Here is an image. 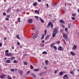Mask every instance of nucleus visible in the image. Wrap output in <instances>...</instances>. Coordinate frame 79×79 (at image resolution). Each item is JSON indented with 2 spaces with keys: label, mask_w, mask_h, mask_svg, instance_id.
Returning a JSON list of instances; mask_svg holds the SVG:
<instances>
[{
  "label": "nucleus",
  "mask_w": 79,
  "mask_h": 79,
  "mask_svg": "<svg viewBox=\"0 0 79 79\" xmlns=\"http://www.w3.org/2000/svg\"><path fill=\"white\" fill-rule=\"evenodd\" d=\"M50 25H51V26H50L51 28H53V25L52 24V22H49L48 23V24L47 26V27H48H48H49L50 26Z\"/></svg>",
  "instance_id": "1"
},
{
  "label": "nucleus",
  "mask_w": 79,
  "mask_h": 79,
  "mask_svg": "<svg viewBox=\"0 0 79 79\" xmlns=\"http://www.w3.org/2000/svg\"><path fill=\"white\" fill-rule=\"evenodd\" d=\"M63 37L65 39V40H66V41H68L69 38L68 37L67 35L64 33H63Z\"/></svg>",
  "instance_id": "2"
},
{
  "label": "nucleus",
  "mask_w": 79,
  "mask_h": 79,
  "mask_svg": "<svg viewBox=\"0 0 79 79\" xmlns=\"http://www.w3.org/2000/svg\"><path fill=\"white\" fill-rule=\"evenodd\" d=\"M18 71V69H11L10 71L11 72H16Z\"/></svg>",
  "instance_id": "3"
},
{
  "label": "nucleus",
  "mask_w": 79,
  "mask_h": 79,
  "mask_svg": "<svg viewBox=\"0 0 79 79\" xmlns=\"http://www.w3.org/2000/svg\"><path fill=\"white\" fill-rule=\"evenodd\" d=\"M6 56L8 57H11L12 56H13V55L10 53H8L7 54H6Z\"/></svg>",
  "instance_id": "4"
},
{
  "label": "nucleus",
  "mask_w": 79,
  "mask_h": 79,
  "mask_svg": "<svg viewBox=\"0 0 79 79\" xmlns=\"http://www.w3.org/2000/svg\"><path fill=\"white\" fill-rule=\"evenodd\" d=\"M63 78L64 79H69V77H68V76L66 74H65L63 76Z\"/></svg>",
  "instance_id": "5"
},
{
  "label": "nucleus",
  "mask_w": 79,
  "mask_h": 79,
  "mask_svg": "<svg viewBox=\"0 0 79 79\" xmlns=\"http://www.w3.org/2000/svg\"><path fill=\"white\" fill-rule=\"evenodd\" d=\"M57 31L56 28H55L53 31L52 33L57 34Z\"/></svg>",
  "instance_id": "6"
},
{
  "label": "nucleus",
  "mask_w": 79,
  "mask_h": 79,
  "mask_svg": "<svg viewBox=\"0 0 79 79\" xmlns=\"http://www.w3.org/2000/svg\"><path fill=\"white\" fill-rule=\"evenodd\" d=\"M15 59V56H12L10 58H9V60L11 61H13Z\"/></svg>",
  "instance_id": "7"
},
{
  "label": "nucleus",
  "mask_w": 79,
  "mask_h": 79,
  "mask_svg": "<svg viewBox=\"0 0 79 79\" xmlns=\"http://www.w3.org/2000/svg\"><path fill=\"white\" fill-rule=\"evenodd\" d=\"M77 48V46L76 45H74L73 46V50H76Z\"/></svg>",
  "instance_id": "8"
},
{
  "label": "nucleus",
  "mask_w": 79,
  "mask_h": 79,
  "mask_svg": "<svg viewBox=\"0 0 79 79\" xmlns=\"http://www.w3.org/2000/svg\"><path fill=\"white\" fill-rule=\"evenodd\" d=\"M6 77V75L2 74L0 76V78L2 79H3V77Z\"/></svg>",
  "instance_id": "9"
},
{
  "label": "nucleus",
  "mask_w": 79,
  "mask_h": 79,
  "mask_svg": "<svg viewBox=\"0 0 79 79\" xmlns=\"http://www.w3.org/2000/svg\"><path fill=\"white\" fill-rule=\"evenodd\" d=\"M63 49V48L61 46L59 47L58 48V50L59 51H61Z\"/></svg>",
  "instance_id": "10"
},
{
  "label": "nucleus",
  "mask_w": 79,
  "mask_h": 79,
  "mask_svg": "<svg viewBox=\"0 0 79 79\" xmlns=\"http://www.w3.org/2000/svg\"><path fill=\"white\" fill-rule=\"evenodd\" d=\"M19 73L20 74V75H21V76H23V74L22 73H23V71L20 70L19 71Z\"/></svg>",
  "instance_id": "11"
},
{
  "label": "nucleus",
  "mask_w": 79,
  "mask_h": 79,
  "mask_svg": "<svg viewBox=\"0 0 79 79\" xmlns=\"http://www.w3.org/2000/svg\"><path fill=\"white\" fill-rule=\"evenodd\" d=\"M5 62L6 63L10 64L11 62V61L10 60H6L5 61Z\"/></svg>",
  "instance_id": "12"
},
{
  "label": "nucleus",
  "mask_w": 79,
  "mask_h": 79,
  "mask_svg": "<svg viewBox=\"0 0 79 79\" xmlns=\"http://www.w3.org/2000/svg\"><path fill=\"white\" fill-rule=\"evenodd\" d=\"M45 73V72H42L41 73H40L39 74V75L40 76H43V74H44Z\"/></svg>",
  "instance_id": "13"
},
{
  "label": "nucleus",
  "mask_w": 79,
  "mask_h": 79,
  "mask_svg": "<svg viewBox=\"0 0 79 79\" xmlns=\"http://www.w3.org/2000/svg\"><path fill=\"white\" fill-rule=\"evenodd\" d=\"M28 22L29 23H32V19H29L28 20Z\"/></svg>",
  "instance_id": "14"
},
{
  "label": "nucleus",
  "mask_w": 79,
  "mask_h": 79,
  "mask_svg": "<svg viewBox=\"0 0 79 79\" xmlns=\"http://www.w3.org/2000/svg\"><path fill=\"white\" fill-rule=\"evenodd\" d=\"M37 36V34H35L34 35V36L33 39H36Z\"/></svg>",
  "instance_id": "15"
},
{
  "label": "nucleus",
  "mask_w": 79,
  "mask_h": 79,
  "mask_svg": "<svg viewBox=\"0 0 79 79\" xmlns=\"http://www.w3.org/2000/svg\"><path fill=\"white\" fill-rule=\"evenodd\" d=\"M60 22L61 23H62V24H64V22L62 20H60Z\"/></svg>",
  "instance_id": "16"
},
{
  "label": "nucleus",
  "mask_w": 79,
  "mask_h": 79,
  "mask_svg": "<svg viewBox=\"0 0 79 79\" xmlns=\"http://www.w3.org/2000/svg\"><path fill=\"white\" fill-rule=\"evenodd\" d=\"M70 54L72 56H74L75 55V53L74 52H71Z\"/></svg>",
  "instance_id": "17"
},
{
  "label": "nucleus",
  "mask_w": 79,
  "mask_h": 79,
  "mask_svg": "<svg viewBox=\"0 0 79 79\" xmlns=\"http://www.w3.org/2000/svg\"><path fill=\"white\" fill-rule=\"evenodd\" d=\"M39 70V69H33V71L35 72H38Z\"/></svg>",
  "instance_id": "18"
},
{
  "label": "nucleus",
  "mask_w": 79,
  "mask_h": 79,
  "mask_svg": "<svg viewBox=\"0 0 79 79\" xmlns=\"http://www.w3.org/2000/svg\"><path fill=\"white\" fill-rule=\"evenodd\" d=\"M47 53V52L46 51H44L42 52V54L43 55H46Z\"/></svg>",
  "instance_id": "19"
},
{
  "label": "nucleus",
  "mask_w": 79,
  "mask_h": 79,
  "mask_svg": "<svg viewBox=\"0 0 79 79\" xmlns=\"http://www.w3.org/2000/svg\"><path fill=\"white\" fill-rule=\"evenodd\" d=\"M55 44L54 43H53L51 45H50V47L51 48H52L53 47V46H54V45Z\"/></svg>",
  "instance_id": "20"
},
{
  "label": "nucleus",
  "mask_w": 79,
  "mask_h": 79,
  "mask_svg": "<svg viewBox=\"0 0 79 79\" xmlns=\"http://www.w3.org/2000/svg\"><path fill=\"white\" fill-rule=\"evenodd\" d=\"M57 33H53L52 34V37H55L56 36V34Z\"/></svg>",
  "instance_id": "21"
},
{
  "label": "nucleus",
  "mask_w": 79,
  "mask_h": 79,
  "mask_svg": "<svg viewBox=\"0 0 79 79\" xmlns=\"http://www.w3.org/2000/svg\"><path fill=\"white\" fill-rule=\"evenodd\" d=\"M45 63L46 65H48V60H46L45 61Z\"/></svg>",
  "instance_id": "22"
},
{
  "label": "nucleus",
  "mask_w": 79,
  "mask_h": 79,
  "mask_svg": "<svg viewBox=\"0 0 79 79\" xmlns=\"http://www.w3.org/2000/svg\"><path fill=\"white\" fill-rule=\"evenodd\" d=\"M8 52H9V51L8 50H6L5 51V55H6L7 53H8Z\"/></svg>",
  "instance_id": "23"
},
{
  "label": "nucleus",
  "mask_w": 79,
  "mask_h": 79,
  "mask_svg": "<svg viewBox=\"0 0 79 79\" xmlns=\"http://www.w3.org/2000/svg\"><path fill=\"white\" fill-rule=\"evenodd\" d=\"M59 74H60V75L61 76H63V72H60Z\"/></svg>",
  "instance_id": "24"
},
{
  "label": "nucleus",
  "mask_w": 79,
  "mask_h": 79,
  "mask_svg": "<svg viewBox=\"0 0 79 79\" xmlns=\"http://www.w3.org/2000/svg\"><path fill=\"white\" fill-rule=\"evenodd\" d=\"M70 74L72 75H74V73L72 71L70 72Z\"/></svg>",
  "instance_id": "25"
},
{
  "label": "nucleus",
  "mask_w": 79,
  "mask_h": 79,
  "mask_svg": "<svg viewBox=\"0 0 79 79\" xmlns=\"http://www.w3.org/2000/svg\"><path fill=\"white\" fill-rule=\"evenodd\" d=\"M23 63L24 65H26L27 64V63L26 61H23Z\"/></svg>",
  "instance_id": "26"
},
{
  "label": "nucleus",
  "mask_w": 79,
  "mask_h": 79,
  "mask_svg": "<svg viewBox=\"0 0 79 79\" xmlns=\"http://www.w3.org/2000/svg\"><path fill=\"white\" fill-rule=\"evenodd\" d=\"M39 10H40V9H39V10H35V13L38 14L39 13Z\"/></svg>",
  "instance_id": "27"
},
{
  "label": "nucleus",
  "mask_w": 79,
  "mask_h": 79,
  "mask_svg": "<svg viewBox=\"0 0 79 79\" xmlns=\"http://www.w3.org/2000/svg\"><path fill=\"white\" fill-rule=\"evenodd\" d=\"M31 74L33 76V77L35 78L36 76L33 73H32Z\"/></svg>",
  "instance_id": "28"
},
{
  "label": "nucleus",
  "mask_w": 79,
  "mask_h": 79,
  "mask_svg": "<svg viewBox=\"0 0 79 79\" xmlns=\"http://www.w3.org/2000/svg\"><path fill=\"white\" fill-rule=\"evenodd\" d=\"M37 5V3L36 2H35L33 4V6H36Z\"/></svg>",
  "instance_id": "29"
},
{
  "label": "nucleus",
  "mask_w": 79,
  "mask_h": 79,
  "mask_svg": "<svg viewBox=\"0 0 79 79\" xmlns=\"http://www.w3.org/2000/svg\"><path fill=\"white\" fill-rule=\"evenodd\" d=\"M7 77L8 79H12V78L10 77V75H8L7 76Z\"/></svg>",
  "instance_id": "30"
},
{
  "label": "nucleus",
  "mask_w": 79,
  "mask_h": 79,
  "mask_svg": "<svg viewBox=\"0 0 79 79\" xmlns=\"http://www.w3.org/2000/svg\"><path fill=\"white\" fill-rule=\"evenodd\" d=\"M13 62L14 63H18V62L17 60H15Z\"/></svg>",
  "instance_id": "31"
},
{
  "label": "nucleus",
  "mask_w": 79,
  "mask_h": 79,
  "mask_svg": "<svg viewBox=\"0 0 79 79\" xmlns=\"http://www.w3.org/2000/svg\"><path fill=\"white\" fill-rule=\"evenodd\" d=\"M40 20L41 22L42 23H44V21L43 19H42L41 18H40Z\"/></svg>",
  "instance_id": "32"
},
{
  "label": "nucleus",
  "mask_w": 79,
  "mask_h": 79,
  "mask_svg": "<svg viewBox=\"0 0 79 79\" xmlns=\"http://www.w3.org/2000/svg\"><path fill=\"white\" fill-rule=\"evenodd\" d=\"M30 69L31 70L33 69H34L33 66L32 65H30Z\"/></svg>",
  "instance_id": "33"
},
{
  "label": "nucleus",
  "mask_w": 79,
  "mask_h": 79,
  "mask_svg": "<svg viewBox=\"0 0 79 79\" xmlns=\"http://www.w3.org/2000/svg\"><path fill=\"white\" fill-rule=\"evenodd\" d=\"M53 48L55 51H56L57 48L56 46H54Z\"/></svg>",
  "instance_id": "34"
},
{
  "label": "nucleus",
  "mask_w": 79,
  "mask_h": 79,
  "mask_svg": "<svg viewBox=\"0 0 79 79\" xmlns=\"http://www.w3.org/2000/svg\"><path fill=\"white\" fill-rule=\"evenodd\" d=\"M44 35H46L47 34V30H45L44 31Z\"/></svg>",
  "instance_id": "35"
},
{
  "label": "nucleus",
  "mask_w": 79,
  "mask_h": 79,
  "mask_svg": "<svg viewBox=\"0 0 79 79\" xmlns=\"http://www.w3.org/2000/svg\"><path fill=\"white\" fill-rule=\"evenodd\" d=\"M76 13H74L72 15V16H74V17H76Z\"/></svg>",
  "instance_id": "36"
},
{
  "label": "nucleus",
  "mask_w": 79,
  "mask_h": 79,
  "mask_svg": "<svg viewBox=\"0 0 79 79\" xmlns=\"http://www.w3.org/2000/svg\"><path fill=\"white\" fill-rule=\"evenodd\" d=\"M35 18H36V19L37 20H38V17L37 16H35Z\"/></svg>",
  "instance_id": "37"
},
{
  "label": "nucleus",
  "mask_w": 79,
  "mask_h": 79,
  "mask_svg": "<svg viewBox=\"0 0 79 79\" xmlns=\"http://www.w3.org/2000/svg\"><path fill=\"white\" fill-rule=\"evenodd\" d=\"M16 37H17V38L18 39H20V38L19 37V36L18 35H17Z\"/></svg>",
  "instance_id": "38"
},
{
  "label": "nucleus",
  "mask_w": 79,
  "mask_h": 79,
  "mask_svg": "<svg viewBox=\"0 0 79 79\" xmlns=\"http://www.w3.org/2000/svg\"><path fill=\"white\" fill-rule=\"evenodd\" d=\"M30 73V71H28L26 73L27 75L28 74Z\"/></svg>",
  "instance_id": "39"
},
{
  "label": "nucleus",
  "mask_w": 79,
  "mask_h": 79,
  "mask_svg": "<svg viewBox=\"0 0 79 79\" xmlns=\"http://www.w3.org/2000/svg\"><path fill=\"white\" fill-rule=\"evenodd\" d=\"M6 39H7V38H6V37H4V40H6Z\"/></svg>",
  "instance_id": "40"
},
{
  "label": "nucleus",
  "mask_w": 79,
  "mask_h": 79,
  "mask_svg": "<svg viewBox=\"0 0 79 79\" xmlns=\"http://www.w3.org/2000/svg\"><path fill=\"white\" fill-rule=\"evenodd\" d=\"M72 19H73V20H74L75 19V18H74V17H73L72 18Z\"/></svg>",
  "instance_id": "41"
},
{
  "label": "nucleus",
  "mask_w": 79,
  "mask_h": 79,
  "mask_svg": "<svg viewBox=\"0 0 79 79\" xmlns=\"http://www.w3.org/2000/svg\"><path fill=\"white\" fill-rule=\"evenodd\" d=\"M11 48L12 49H15V47H14V46H13L11 47Z\"/></svg>",
  "instance_id": "42"
},
{
  "label": "nucleus",
  "mask_w": 79,
  "mask_h": 79,
  "mask_svg": "<svg viewBox=\"0 0 79 79\" xmlns=\"http://www.w3.org/2000/svg\"><path fill=\"white\" fill-rule=\"evenodd\" d=\"M6 17L7 18H10V15H7Z\"/></svg>",
  "instance_id": "43"
},
{
  "label": "nucleus",
  "mask_w": 79,
  "mask_h": 79,
  "mask_svg": "<svg viewBox=\"0 0 79 79\" xmlns=\"http://www.w3.org/2000/svg\"><path fill=\"white\" fill-rule=\"evenodd\" d=\"M2 43H0V47H2Z\"/></svg>",
  "instance_id": "44"
},
{
  "label": "nucleus",
  "mask_w": 79,
  "mask_h": 79,
  "mask_svg": "<svg viewBox=\"0 0 79 79\" xmlns=\"http://www.w3.org/2000/svg\"><path fill=\"white\" fill-rule=\"evenodd\" d=\"M5 20H9V18H6L5 19Z\"/></svg>",
  "instance_id": "45"
},
{
  "label": "nucleus",
  "mask_w": 79,
  "mask_h": 79,
  "mask_svg": "<svg viewBox=\"0 0 79 79\" xmlns=\"http://www.w3.org/2000/svg\"><path fill=\"white\" fill-rule=\"evenodd\" d=\"M7 10H9L10 12L11 11V8H9Z\"/></svg>",
  "instance_id": "46"
},
{
  "label": "nucleus",
  "mask_w": 79,
  "mask_h": 79,
  "mask_svg": "<svg viewBox=\"0 0 79 79\" xmlns=\"http://www.w3.org/2000/svg\"><path fill=\"white\" fill-rule=\"evenodd\" d=\"M71 25V24H69L68 25V27H69V28H70V25Z\"/></svg>",
  "instance_id": "47"
},
{
  "label": "nucleus",
  "mask_w": 79,
  "mask_h": 79,
  "mask_svg": "<svg viewBox=\"0 0 79 79\" xmlns=\"http://www.w3.org/2000/svg\"><path fill=\"white\" fill-rule=\"evenodd\" d=\"M3 15L5 16V15H6V13L5 12H4L3 13Z\"/></svg>",
  "instance_id": "48"
},
{
  "label": "nucleus",
  "mask_w": 79,
  "mask_h": 79,
  "mask_svg": "<svg viewBox=\"0 0 79 79\" xmlns=\"http://www.w3.org/2000/svg\"><path fill=\"white\" fill-rule=\"evenodd\" d=\"M67 29H68V28H65V31H67Z\"/></svg>",
  "instance_id": "49"
},
{
  "label": "nucleus",
  "mask_w": 79,
  "mask_h": 79,
  "mask_svg": "<svg viewBox=\"0 0 79 79\" xmlns=\"http://www.w3.org/2000/svg\"><path fill=\"white\" fill-rule=\"evenodd\" d=\"M48 37H47V36H46V37L45 38V40H48Z\"/></svg>",
  "instance_id": "50"
},
{
  "label": "nucleus",
  "mask_w": 79,
  "mask_h": 79,
  "mask_svg": "<svg viewBox=\"0 0 79 79\" xmlns=\"http://www.w3.org/2000/svg\"><path fill=\"white\" fill-rule=\"evenodd\" d=\"M44 69H45V70H46L47 69V68L45 66V67H44Z\"/></svg>",
  "instance_id": "51"
},
{
  "label": "nucleus",
  "mask_w": 79,
  "mask_h": 79,
  "mask_svg": "<svg viewBox=\"0 0 79 79\" xmlns=\"http://www.w3.org/2000/svg\"><path fill=\"white\" fill-rule=\"evenodd\" d=\"M46 5H47V7H48H48H49V5H48V4H47Z\"/></svg>",
  "instance_id": "52"
},
{
  "label": "nucleus",
  "mask_w": 79,
  "mask_h": 79,
  "mask_svg": "<svg viewBox=\"0 0 79 79\" xmlns=\"http://www.w3.org/2000/svg\"><path fill=\"white\" fill-rule=\"evenodd\" d=\"M17 44H18V45H19L20 44V43H19V42H18L17 43Z\"/></svg>",
  "instance_id": "53"
},
{
  "label": "nucleus",
  "mask_w": 79,
  "mask_h": 79,
  "mask_svg": "<svg viewBox=\"0 0 79 79\" xmlns=\"http://www.w3.org/2000/svg\"><path fill=\"white\" fill-rule=\"evenodd\" d=\"M62 26L64 28V27H65V26L64 25H63Z\"/></svg>",
  "instance_id": "54"
},
{
  "label": "nucleus",
  "mask_w": 79,
  "mask_h": 79,
  "mask_svg": "<svg viewBox=\"0 0 79 79\" xmlns=\"http://www.w3.org/2000/svg\"><path fill=\"white\" fill-rule=\"evenodd\" d=\"M49 36H50V35H48L46 36L47 37H48H48H49Z\"/></svg>",
  "instance_id": "55"
},
{
  "label": "nucleus",
  "mask_w": 79,
  "mask_h": 79,
  "mask_svg": "<svg viewBox=\"0 0 79 79\" xmlns=\"http://www.w3.org/2000/svg\"><path fill=\"white\" fill-rule=\"evenodd\" d=\"M20 48H22V46H21V45L20 46Z\"/></svg>",
  "instance_id": "56"
},
{
  "label": "nucleus",
  "mask_w": 79,
  "mask_h": 79,
  "mask_svg": "<svg viewBox=\"0 0 79 79\" xmlns=\"http://www.w3.org/2000/svg\"><path fill=\"white\" fill-rule=\"evenodd\" d=\"M42 37H43V38H44V35H42Z\"/></svg>",
  "instance_id": "57"
},
{
  "label": "nucleus",
  "mask_w": 79,
  "mask_h": 79,
  "mask_svg": "<svg viewBox=\"0 0 79 79\" xmlns=\"http://www.w3.org/2000/svg\"><path fill=\"white\" fill-rule=\"evenodd\" d=\"M38 2H40L41 1V0H38Z\"/></svg>",
  "instance_id": "58"
},
{
  "label": "nucleus",
  "mask_w": 79,
  "mask_h": 79,
  "mask_svg": "<svg viewBox=\"0 0 79 79\" xmlns=\"http://www.w3.org/2000/svg\"><path fill=\"white\" fill-rule=\"evenodd\" d=\"M42 43H44V40H42Z\"/></svg>",
  "instance_id": "59"
},
{
  "label": "nucleus",
  "mask_w": 79,
  "mask_h": 79,
  "mask_svg": "<svg viewBox=\"0 0 79 79\" xmlns=\"http://www.w3.org/2000/svg\"><path fill=\"white\" fill-rule=\"evenodd\" d=\"M7 12L8 13H9V12H10V11H9L8 10H7Z\"/></svg>",
  "instance_id": "60"
},
{
  "label": "nucleus",
  "mask_w": 79,
  "mask_h": 79,
  "mask_svg": "<svg viewBox=\"0 0 79 79\" xmlns=\"http://www.w3.org/2000/svg\"><path fill=\"white\" fill-rule=\"evenodd\" d=\"M56 71H57V70H56V71H55V74H56Z\"/></svg>",
  "instance_id": "61"
},
{
  "label": "nucleus",
  "mask_w": 79,
  "mask_h": 79,
  "mask_svg": "<svg viewBox=\"0 0 79 79\" xmlns=\"http://www.w3.org/2000/svg\"><path fill=\"white\" fill-rule=\"evenodd\" d=\"M20 20H18V22H19H19H20Z\"/></svg>",
  "instance_id": "62"
},
{
  "label": "nucleus",
  "mask_w": 79,
  "mask_h": 79,
  "mask_svg": "<svg viewBox=\"0 0 79 79\" xmlns=\"http://www.w3.org/2000/svg\"><path fill=\"white\" fill-rule=\"evenodd\" d=\"M78 36H79V32L78 33Z\"/></svg>",
  "instance_id": "63"
},
{
  "label": "nucleus",
  "mask_w": 79,
  "mask_h": 79,
  "mask_svg": "<svg viewBox=\"0 0 79 79\" xmlns=\"http://www.w3.org/2000/svg\"><path fill=\"white\" fill-rule=\"evenodd\" d=\"M77 11L78 12V13H79V9L77 10Z\"/></svg>",
  "instance_id": "64"
}]
</instances>
